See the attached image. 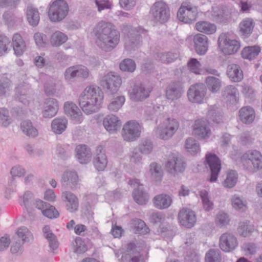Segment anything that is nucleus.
I'll use <instances>...</instances> for the list:
<instances>
[{"label": "nucleus", "instance_id": "nucleus-25", "mask_svg": "<svg viewBox=\"0 0 262 262\" xmlns=\"http://www.w3.org/2000/svg\"><path fill=\"white\" fill-rule=\"evenodd\" d=\"M67 114L75 123L79 124L83 120L80 110L72 102H67Z\"/></svg>", "mask_w": 262, "mask_h": 262}, {"label": "nucleus", "instance_id": "nucleus-41", "mask_svg": "<svg viewBox=\"0 0 262 262\" xmlns=\"http://www.w3.org/2000/svg\"><path fill=\"white\" fill-rule=\"evenodd\" d=\"M254 26V23L252 19H246L239 24L240 32L243 35L247 37L252 33Z\"/></svg>", "mask_w": 262, "mask_h": 262}, {"label": "nucleus", "instance_id": "nucleus-58", "mask_svg": "<svg viewBox=\"0 0 262 262\" xmlns=\"http://www.w3.org/2000/svg\"><path fill=\"white\" fill-rule=\"evenodd\" d=\"M206 262H221V257L219 250L210 249L205 256Z\"/></svg>", "mask_w": 262, "mask_h": 262}, {"label": "nucleus", "instance_id": "nucleus-51", "mask_svg": "<svg viewBox=\"0 0 262 262\" xmlns=\"http://www.w3.org/2000/svg\"><path fill=\"white\" fill-rule=\"evenodd\" d=\"M253 227L249 224V222H241L237 228L238 233L242 236H249L253 232Z\"/></svg>", "mask_w": 262, "mask_h": 262}, {"label": "nucleus", "instance_id": "nucleus-7", "mask_svg": "<svg viewBox=\"0 0 262 262\" xmlns=\"http://www.w3.org/2000/svg\"><path fill=\"white\" fill-rule=\"evenodd\" d=\"M48 16L52 22H59L66 17V2L56 0L50 5Z\"/></svg>", "mask_w": 262, "mask_h": 262}, {"label": "nucleus", "instance_id": "nucleus-12", "mask_svg": "<svg viewBox=\"0 0 262 262\" xmlns=\"http://www.w3.org/2000/svg\"><path fill=\"white\" fill-rule=\"evenodd\" d=\"M140 250L135 243L128 244L126 251L121 257V262H144Z\"/></svg>", "mask_w": 262, "mask_h": 262}, {"label": "nucleus", "instance_id": "nucleus-9", "mask_svg": "<svg viewBox=\"0 0 262 262\" xmlns=\"http://www.w3.org/2000/svg\"><path fill=\"white\" fill-rule=\"evenodd\" d=\"M218 45L222 51L228 55L236 53L241 46L238 41L229 39L225 33H222L219 37Z\"/></svg>", "mask_w": 262, "mask_h": 262}, {"label": "nucleus", "instance_id": "nucleus-45", "mask_svg": "<svg viewBox=\"0 0 262 262\" xmlns=\"http://www.w3.org/2000/svg\"><path fill=\"white\" fill-rule=\"evenodd\" d=\"M206 83L208 89L212 93L217 92L221 86V80L213 76L208 77L206 79Z\"/></svg>", "mask_w": 262, "mask_h": 262}, {"label": "nucleus", "instance_id": "nucleus-46", "mask_svg": "<svg viewBox=\"0 0 262 262\" xmlns=\"http://www.w3.org/2000/svg\"><path fill=\"white\" fill-rule=\"evenodd\" d=\"M153 143L149 139H142L138 146V150L142 154L148 155L150 154L153 149Z\"/></svg>", "mask_w": 262, "mask_h": 262}, {"label": "nucleus", "instance_id": "nucleus-31", "mask_svg": "<svg viewBox=\"0 0 262 262\" xmlns=\"http://www.w3.org/2000/svg\"><path fill=\"white\" fill-rule=\"evenodd\" d=\"M76 158L81 164L88 163L91 159L92 152L85 145H79L76 148Z\"/></svg>", "mask_w": 262, "mask_h": 262}, {"label": "nucleus", "instance_id": "nucleus-18", "mask_svg": "<svg viewBox=\"0 0 262 262\" xmlns=\"http://www.w3.org/2000/svg\"><path fill=\"white\" fill-rule=\"evenodd\" d=\"M193 134L201 139L209 138L211 130L208 121L203 119L196 120L193 125Z\"/></svg>", "mask_w": 262, "mask_h": 262}, {"label": "nucleus", "instance_id": "nucleus-42", "mask_svg": "<svg viewBox=\"0 0 262 262\" xmlns=\"http://www.w3.org/2000/svg\"><path fill=\"white\" fill-rule=\"evenodd\" d=\"M79 201L77 196L70 192H67V210L73 212L78 210Z\"/></svg>", "mask_w": 262, "mask_h": 262}, {"label": "nucleus", "instance_id": "nucleus-30", "mask_svg": "<svg viewBox=\"0 0 262 262\" xmlns=\"http://www.w3.org/2000/svg\"><path fill=\"white\" fill-rule=\"evenodd\" d=\"M227 74L232 82H238L244 77L243 72L240 66L236 64H229L227 69Z\"/></svg>", "mask_w": 262, "mask_h": 262}, {"label": "nucleus", "instance_id": "nucleus-44", "mask_svg": "<svg viewBox=\"0 0 262 262\" xmlns=\"http://www.w3.org/2000/svg\"><path fill=\"white\" fill-rule=\"evenodd\" d=\"M22 202V205H24L28 212L32 211L34 204V198L33 193L30 191H26L20 198Z\"/></svg>", "mask_w": 262, "mask_h": 262}, {"label": "nucleus", "instance_id": "nucleus-53", "mask_svg": "<svg viewBox=\"0 0 262 262\" xmlns=\"http://www.w3.org/2000/svg\"><path fill=\"white\" fill-rule=\"evenodd\" d=\"M202 200L203 206L205 211H208L213 209V203L209 200L208 192L205 190H202L200 193Z\"/></svg>", "mask_w": 262, "mask_h": 262}, {"label": "nucleus", "instance_id": "nucleus-49", "mask_svg": "<svg viewBox=\"0 0 262 262\" xmlns=\"http://www.w3.org/2000/svg\"><path fill=\"white\" fill-rule=\"evenodd\" d=\"M16 234L19 238H21L24 243L29 242L33 238L31 232L25 226L19 228L16 231Z\"/></svg>", "mask_w": 262, "mask_h": 262}, {"label": "nucleus", "instance_id": "nucleus-1", "mask_svg": "<svg viewBox=\"0 0 262 262\" xmlns=\"http://www.w3.org/2000/svg\"><path fill=\"white\" fill-rule=\"evenodd\" d=\"M97 46L105 52H111L118 45L120 34L115 26L110 23L99 22L94 29Z\"/></svg>", "mask_w": 262, "mask_h": 262}, {"label": "nucleus", "instance_id": "nucleus-61", "mask_svg": "<svg viewBox=\"0 0 262 262\" xmlns=\"http://www.w3.org/2000/svg\"><path fill=\"white\" fill-rule=\"evenodd\" d=\"M11 123V119L7 109L0 108V124L4 127L8 126Z\"/></svg>", "mask_w": 262, "mask_h": 262}, {"label": "nucleus", "instance_id": "nucleus-3", "mask_svg": "<svg viewBox=\"0 0 262 262\" xmlns=\"http://www.w3.org/2000/svg\"><path fill=\"white\" fill-rule=\"evenodd\" d=\"M243 168L250 172H256L262 169V154L252 149L245 152L241 157Z\"/></svg>", "mask_w": 262, "mask_h": 262}, {"label": "nucleus", "instance_id": "nucleus-4", "mask_svg": "<svg viewBox=\"0 0 262 262\" xmlns=\"http://www.w3.org/2000/svg\"><path fill=\"white\" fill-rule=\"evenodd\" d=\"M197 9L190 2H183L177 13L178 19L186 24H191L195 20Z\"/></svg>", "mask_w": 262, "mask_h": 262}, {"label": "nucleus", "instance_id": "nucleus-14", "mask_svg": "<svg viewBox=\"0 0 262 262\" xmlns=\"http://www.w3.org/2000/svg\"><path fill=\"white\" fill-rule=\"evenodd\" d=\"M205 162L210 169V178L209 180H217L221 169L220 159L215 154L209 153L206 155Z\"/></svg>", "mask_w": 262, "mask_h": 262}, {"label": "nucleus", "instance_id": "nucleus-64", "mask_svg": "<svg viewBox=\"0 0 262 262\" xmlns=\"http://www.w3.org/2000/svg\"><path fill=\"white\" fill-rule=\"evenodd\" d=\"M74 245V251L78 253H83L87 250V247L80 237H77L75 240Z\"/></svg>", "mask_w": 262, "mask_h": 262}, {"label": "nucleus", "instance_id": "nucleus-8", "mask_svg": "<svg viewBox=\"0 0 262 262\" xmlns=\"http://www.w3.org/2000/svg\"><path fill=\"white\" fill-rule=\"evenodd\" d=\"M179 123L175 119L167 118L158 128V134L161 139L168 140L171 138L178 130Z\"/></svg>", "mask_w": 262, "mask_h": 262}, {"label": "nucleus", "instance_id": "nucleus-55", "mask_svg": "<svg viewBox=\"0 0 262 262\" xmlns=\"http://www.w3.org/2000/svg\"><path fill=\"white\" fill-rule=\"evenodd\" d=\"M185 147L187 151L191 155L196 154L200 150L199 144L194 139L191 138L186 140Z\"/></svg>", "mask_w": 262, "mask_h": 262}, {"label": "nucleus", "instance_id": "nucleus-60", "mask_svg": "<svg viewBox=\"0 0 262 262\" xmlns=\"http://www.w3.org/2000/svg\"><path fill=\"white\" fill-rule=\"evenodd\" d=\"M10 173L13 179H19L25 176L26 170L21 166L17 165L12 167Z\"/></svg>", "mask_w": 262, "mask_h": 262}, {"label": "nucleus", "instance_id": "nucleus-6", "mask_svg": "<svg viewBox=\"0 0 262 262\" xmlns=\"http://www.w3.org/2000/svg\"><path fill=\"white\" fill-rule=\"evenodd\" d=\"M122 83L120 77L113 72H110L104 76L100 84L106 92L110 94L116 93Z\"/></svg>", "mask_w": 262, "mask_h": 262}, {"label": "nucleus", "instance_id": "nucleus-47", "mask_svg": "<svg viewBox=\"0 0 262 262\" xmlns=\"http://www.w3.org/2000/svg\"><path fill=\"white\" fill-rule=\"evenodd\" d=\"M52 129L56 134H61L66 129V120L56 118L52 122Z\"/></svg>", "mask_w": 262, "mask_h": 262}, {"label": "nucleus", "instance_id": "nucleus-20", "mask_svg": "<svg viewBox=\"0 0 262 262\" xmlns=\"http://www.w3.org/2000/svg\"><path fill=\"white\" fill-rule=\"evenodd\" d=\"M151 89L143 85H135L129 91L130 98L134 101H139L148 97Z\"/></svg>", "mask_w": 262, "mask_h": 262}, {"label": "nucleus", "instance_id": "nucleus-29", "mask_svg": "<svg viewBox=\"0 0 262 262\" xmlns=\"http://www.w3.org/2000/svg\"><path fill=\"white\" fill-rule=\"evenodd\" d=\"M141 36L132 30L125 37V48L128 51L135 50L140 44Z\"/></svg>", "mask_w": 262, "mask_h": 262}, {"label": "nucleus", "instance_id": "nucleus-43", "mask_svg": "<svg viewBox=\"0 0 262 262\" xmlns=\"http://www.w3.org/2000/svg\"><path fill=\"white\" fill-rule=\"evenodd\" d=\"M231 203L233 207L239 211H245L247 208L246 201L236 194L232 196Z\"/></svg>", "mask_w": 262, "mask_h": 262}, {"label": "nucleus", "instance_id": "nucleus-38", "mask_svg": "<svg viewBox=\"0 0 262 262\" xmlns=\"http://www.w3.org/2000/svg\"><path fill=\"white\" fill-rule=\"evenodd\" d=\"M42 232L45 237L49 242V247L53 250L57 248L58 242L56 236L51 232L49 226H45L42 229Z\"/></svg>", "mask_w": 262, "mask_h": 262}, {"label": "nucleus", "instance_id": "nucleus-11", "mask_svg": "<svg viewBox=\"0 0 262 262\" xmlns=\"http://www.w3.org/2000/svg\"><path fill=\"white\" fill-rule=\"evenodd\" d=\"M141 126L139 124L135 121H129L123 126L122 129V136L124 140L133 141L136 140L140 136Z\"/></svg>", "mask_w": 262, "mask_h": 262}, {"label": "nucleus", "instance_id": "nucleus-57", "mask_svg": "<svg viewBox=\"0 0 262 262\" xmlns=\"http://www.w3.org/2000/svg\"><path fill=\"white\" fill-rule=\"evenodd\" d=\"M11 85V81L8 77L5 75L0 76V96L5 95Z\"/></svg>", "mask_w": 262, "mask_h": 262}, {"label": "nucleus", "instance_id": "nucleus-56", "mask_svg": "<svg viewBox=\"0 0 262 262\" xmlns=\"http://www.w3.org/2000/svg\"><path fill=\"white\" fill-rule=\"evenodd\" d=\"M121 70L128 72H133L136 69L135 61L129 58H126L122 60L119 64Z\"/></svg>", "mask_w": 262, "mask_h": 262}, {"label": "nucleus", "instance_id": "nucleus-48", "mask_svg": "<svg viewBox=\"0 0 262 262\" xmlns=\"http://www.w3.org/2000/svg\"><path fill=\"white\" fill-rule=\"evenodd\" d=\"M125 102L124 96H119L113 98L108 105V109L112 112L118 111Z\"/></svg>", "mask_w": 262, "mask_h": 262}, {"label": "nucleus", "instance_id": "nucleus-35", "mask_svg": "<svg viewBox=\"0 0 262 262\" xmlns=\"http://www.w3.org/2000/svg\"><path fill=\"white\" fill-rule=\"evenodd\" d=\"M20 128L23 133L30 138H35L38 135L37 129L29 120H24L21 122Z\"/></svg>", "mask_w": 262, "mask_h": 262}, {"label": "nucleus", "instance_id": "nucleus-59", "mask_svg": "<svg viewBox=\"0 0 262 262\" xmlns=\"http://www.w3.org/2000/svg\"><path fill=\"white\" fill-rule=\"evenodd\" d=\"M229 215L224 212H220L216 216L215 223L220 227H223L227 226L230 222Z\"/></svg>", "mask_w": 262, "mask_h": 262}, {"label": "nucleus", "instance_id": "nucleus-28", "mask_svg": "<svg viewBox=\"0 0 262 262\" xmlns=\"http://www.w3.org/2000/svg\"><path fill=\"white\" fill-rule=\"evenodd\" d=\"M58 104L56 99L49 98L45 102L42 115L45 118H52L57 113Z\"/></svg>", "mask_w": 262, "mask_h": 262}, {"label": "nucleus", "instance_id": "nucleus-2", "mask_svg": "<svg viewBox=\"0 0 262 262\" xmlns=\"http://www.w3.org/2000/svg\"><path fill=\"white\" fill-rule=\"evenodd\" d=\"M103 98V93L99 87L86 86L79 96V105L84 113L92 114L98 111Z\"/></svg>", "mask_w": 262, "mask_h": 262}, {"label": "nucleus", "instance_id": "nucleus-36", "mask_svg": "<svg viewBox=\"0 0 262 262\" xmlns=\"http://www.w3.org/2000/svg\"><path fill=\"white\" fill-rule=\"evenodd\" d=\"M260 52L258 46H248L245 47L241 52L243 58L251 60L256 58Z\"/></svg>", "mask_w": 262, "mask_h": 262}, {"label": "nucleus", "instance_id": "nucleus-34", "mask_svg": "<svg viewBox=\"0 0 262 262\" xmlns=\"http://www.w3.org/2000/svg\"><path fill=\"white\" fill-rule=\"evenodd\" d=\"M27 18L29 24L33 26H36L40 20V15L37 8L32 6H29L26 11Z\"/></svg>", "mask_w": 262, "mask_h": 262}, {"label": "nucleus", "instance_id": "nucleus-17", "mask_svg": "<svg viewBox=\"0 0 262 262\" xmlns=\"http://www.w3.org/2000/svg\"><path fill=\"white\" fill-rule=\"evenodd\" d=\"M178 219L180 224L187 228L193 227L196 221L194 212L186 208H183L180 210Z\"/></svg>", "mask_w": 262, "mask_h": 262}, {"label": "nucleus", "instance_id": "nucleus-19", "mask_svg": "<svg viewBox=\"0 0 262 262\" xmlns=\"http://www.w3.org/2000/svg\"><path fill=\"white\" fill-rule=\"evenodd\" d=\"M184 92V88L179 82H173L169 84L166 90V98L174 101L180 99Z\"/></svg>", "mask_w": 262, "mask_h": 262}, {"label": "nucleus", "instance_id": "nucleus-5", "mask_svg": "<svg viewBox=\"0 0 262 262\" xmlns=\"http://www.w3.org/2000/svg\"><path fill=\"white\" fill-rule=\"evenodd\" d=\"M150 14L156 22L161 24L166 22L170 17V10L165 3L156 2L150 8Z\"/></svg>", "mask_w": 262, "mask_h": 262}, {"label": "nucleus", "instance_id": "nucleus-32", "mask_svg": "<svg viewBox=\"0 0 262 262\" xmlns=\"http://www.w3.org/2000/svg\"><path fill=\"white\" fill-rule=\"evenodd\" d=\"M238 116L241 122L246 124L252 123L255 117V112L250 106L242 107L238 112Z\"/></svg>", "mask_w": 262, "mask_h": 262}, {"label": "nucleus", "instance_id": "nucleus-16", "mask_svg": "<svg viewBox=\"0 0 262 262\" xmlns=\"http://www.w3.org/2000/svg\"><path fill=\"white\" fill-rule=\"evenodd\" d=\"M67 80L70 82L74 81L76 78H79L85 80L89 76V69L84 66H77L71 67L67 70Z\"/></svg>", "mask_w": 262, "mask_h": 262}, {"label": "nucleus", "instance_id": "nucleus-23", "mask_svg": "<svg viewBox=\"0 0 262 262\" xmlns=\"http://www.w3.org/2000/svg\"><path fill=\"white\" fill-rule=\"evenodd\" d=\"M223 99L227 104H235L238 101V91L233 85L226 86L222 91Z\"/></svg>", "mask_w": 262, "mask_h": 262}, {"label": "nucleus", "instance_id": "nucleus-54", "mask_svg": "<svg viewBox=\"0 0 262 262\" xmlns=\"http://www.w3.org/2000/svg\"><path fill=\"white\" fill-rule=\"evenodd\" d=\"M179 57L177 53L166 52L158 53L157 57L163 62L169 63L173 62Z\"/></svg>", "mask_w": 262, "mask_h": 262}, {"label": "nucleus", "instance_id": "nucleus-52", "mask_svg": "<svg viewBox=\"0 0 262 262\" xmlns=\"http://www.w3.org/2000/svg\"><path fill=\"white\" fill-rule=\"evenodd\" d=\"M150 172L152 178L161 180L163 177V172L161 165L157 163L150 164Z\"/></svg>", "mask_w": 262, "mask_h": 262}, {"label": "nucleus", "instance_id": "nucleus-22", "mask_svg": "<svg viewBox=\"0 0 262 262\" xmlns=\"http://www.w3.org/2000/svg\"><path fill=\"white\" fill-rule=\"evenodd\" d=\"M94 164L98 171H103L107 164V159L103 146L100 145L97 147L96 156L94 159Z\"/></svg>", "mask_w": 262, "mask_h": 262}, {"label": "nucleus", "instance_id": "nucleus-21", "mask_svg": "<svg viewBox=\"0 0 262 262\" xmlns=\"http://www.w3.org/2000/svg\"><path fill=\"white\" fill-rule=\"evenodd\" d=\"M129 184L137 187L133 192L134 201L139 205L145 204L148 201L149 195L146 192L143 190V185L138 181H130Z\"/></svg>", "mask_w": 262, "mask_h": 262}, {"label": "nucleus", "instance_id": "nucleus-63", "mask_svg": "<svg viewBox=\"0 0 262 262\" xmlns=\"http://www.w3.org/2000/svg\"><path fill=\"white\" fill-rule=\"evenodd\" d=\"M150 220L155 224H162L165 220V215L162 212L155 211L150 214Z\"/></svg>", "mask_w": 262, "mask_h": 262}, {"label": "nucleus", "instance_id": "nucleus-26", "mask_svg": "<svg viewBox=\"0 0 262 262\" xmlns=\"http://www.w3.org/2000/svg\"><path fill=\"white\" fill-rule=\"evenodd\" d=\"M154 206L159 209L168 208L172 203L171 196L165 193L156 195L152 199Z\"/></svg>", "mask_w": 262, "mask_h": 262}, {"label": "nucleus", "instance_id": "nucleus-37", "mask_svg": "<svg viewBox=\"0 0 262 262\" xmlns=\"http://www.w3.org/2000/svg\"><path fill=\"white\" fill-rule=\"evenodd\" d=\"M196 29L207 34H212L216 31V26L207 21H200L195 24Z\"/></svg>", "mask_w": 262, "mask_h": 262}, {"label": "nucleus", "instance_id": "nucleus-13", "mask_svg": "<svg viewBox=\"0 0 262 262\" xmlns=\"http://www.w3.org/2000/svg\"><path fill=\"white\" fill-rule=\"evenodd\" d=\"M205 94L206 88L203 83H196L192 85L187 91L188 98L192 103H202Z\"/></svg>", "mask_w": 262, "mask_h": 262}, {"label": "nucleus", "instance_id": "nucleus-40", "mask_svg": "<svg viewBox=\"0 0 262 262\" xmlns=\"http://www.w3.org/2000/svg\"><path fill=\"white\" fill-rule=\"evenodd\" d=\"M207 117L208 121L216 123H219L222 121V113L215 105L210 106L207 114Z\"/></svg>", "mask_w": 262, "mask_h": 262}, {"label": "nucleus", "instance_id": "nucleus-33", "mask_svg": "<svg viewBox=\"0 0 262 262\" xmlns=\"http://www.w3.org/2000/svg\"><path fill=\"white\" fill-rule=\"evenodd\" d=\"M12 44L15 54L17 56H20L26 50V42L21 36L18 33L14 34L12 38Z\"/></svg>", "mask_w": 262, "mask_h": 262}, {"label": "nucleus", "instance_id": "nucleus-62", "mask_svg": "<svg viewBox=\"0 0 262 262\" xmlns=\"http://www.w3.org/2000/svg\"><path fill=\"white\" fill-rule=\"evenodd\" d=\"M187 66L191 72L196 74H200L201 64L199 61L195 58H191L187 62Z\"/></svg>", "mask_w": 262, "mask_h": 262}, {"label": "nucleus", "instance_id": "nucleus-50", "mask_svg": "<svg viewBox=\"0 0 262 262\" xmlns=\"http://www.w3.org/2000/svg\"><path fill=\"white\" fill-rule=\"evenodd\" d=\"M135 232L145 234L149 232V229L144 221L140 219H136L133 221Z\"/></svg>", "mask_w": 262, "mask_h": 262}, {"label": "nucleus", "instance_id": "nucleus-10", "mask_svg": "<svg viewBox=\"0 0 262 262\" xmlns=\"http://www.w3.org/2000/svg\"><path fill=\"white\" fill-rule=\"evenodd\" d=\"M166 167L169 173L176 176L184 171L186 163L181 157L172 153L168 156Z\"/></svg>", "mask_w": 262, "mask_h": 262}, {"label": "nucleus", "instance_id": "nucleus-15", "mask_svg": "<svg viewBox=\"0 0 262 262\" xmlns=\"http://www.w3.org/2000/svg\"><path fill=\"white\" fill-rule=\"evenodd\" d=\"M237 245V238L232 233H224L220 237L219 246L223 251L231 252L234 250Z\"/></svg>", "mask_w": 262, "mask_h": 262}, {"label": "nucleus", "instance_id": "nucleus-27", "mask_svg": "<svg viewBox=\"0 0 262 262\" xmlns=\"http://www.w3.org/2000/svg\"><path fill=\"white\" fill-rule=\"evenodd\" d=\"M103 124L108 132L112 133L120 128L121 122L115 115H110L104 118Z\"/></svg>", "mask_w": 262, "mask_h": 262}, {"label": "nucleus", "instance_id": "nucleus-39", "mask_svg": "<svg viewBox=\"0 0 262 262\" xmlns=\"http://www.w3.org/2000/svg\"><path fill=\"white\" fill-rule=\"evenodd\" d=\"M66 42V35L60 31L53 33L50 38V42L52 46L58 47Z\"/></svg>", "mask_w": 262, "mask_h": 262}, {"label": "nucleus", "instance_id": "nucleus-24", "mask_svg": "<svg viewBox=\"0 0 262 262\" xmlns=\"http://www.w3.org/2000/svg\"><path fill=\"white\" fill-rule=\"evenodd\" d=\"M208 38L206 36L197 34L193 37V42L196 52L199 55H204L208 50Z\"/></svg>", "mask_w": 262, "mask_h": 262}]
</instances>
